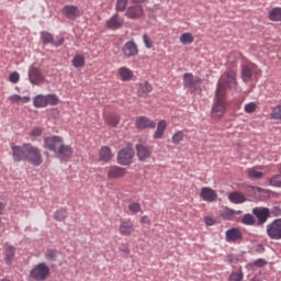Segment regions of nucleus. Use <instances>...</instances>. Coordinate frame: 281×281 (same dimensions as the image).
I'll return each instance as SVG.
<instances>
[{
  "label": "nucleus",
  "instance_id": "obj_53",
  "mask_svg": "<svg viewBox=\"0 0 281 281\" xmlns=\"http://www.w3.org/2000/svg\"><path fill=\"white\" fill-rule=\"evenodd\" d=\"M204 221H205V225H207L209 227H211L216 223V220H214V217L212 216H206Z\"/></svg>",
  "mask_w": 281,
  "mask_h": 281
},
{
  "label": "nucleus",
  "instance_id": "obj_30",
  "mask_svg": "<svg viewBox=\"0 0 281 281\" xmlns=\"http://www.w3.org/2000/svg\"><path fill=\"white\" fill-rule=\"evenodd\" d=\"M179 41L182 45H192L194 43V35L192 33H183L180 35Z\"/></svg>",
  "mask_w": 281,
  "mask_h": 281
},
{
  "label": "nucleus",
  "instance_id": "obj_5",
  "mask_svg": "<svg viewBox=\"0 0 281 281\" xmlns=\"http://www.w3.org/2000/svg\"><path fill=\"white\" fill-rule=\"evenodd\" d=\"M183 86L187 87L191 93H195V91L201 90V78L194 77L192 72H186L183 75Z\"/></svg>",
  "mask_w": 281,
  "mask_h": 281
},
{
  "label": "nucleus",
  "instance_id": "obj_12",
  "mask_svg": "<svg viewBox=\"0 0 281 281\" xmlns=\"http://www.w3.org/2000/svg\"><path fill=\"white\" fill-rule=\"evenodd\" d=\"M122 52L125 58H135L139 54V48L135 42L128 41L122 47Z\"/></svg>",
  "mask_w": 281,
  "mask_h": 281
},
{
  "label": "nucleus",
  "instance_id": "obj_7",
  "mask_svg": "<svg viewBox=\"0 0 281 281\" xmlns=\"http://www.w3.org/2000/svg\"><path fill=\"white\" fill-rule=\"evenodd\" d=\"M30 276L33 280H47V278H49V267H47L45 262H41L31 270Z\"/></svg>",
  "mask_w": 281,
  "mask_h": 281
},
{
  "label": "nucleus",
  "instance_id": "obj_59",
  "mask_svg": "<svg viewBox=\"0 0 281 281\" xmlns=\"http://www.w3.org/2000/svg\"><path fill=\"white\" fill-rule=\"evenodd\" d=\"M63 43H64V41L61 40V41H60V45H63Z\"/></svg>",
  "mask_w": 281,
  "mask_h": 281
},
{
  "label": "nucleus",
  "instance_id": "obj_21",
  "mask_svg": "<svg viewBox=\"0 0 281 281\" xmlns=\"http://www.w3.org/2000/svg\"><path fill=\"white\" fill-rule=\"evenodd\" d=\"M167 128H168V122H166V120H160L157 123L155 133L153 134V139H162Z\"/></svg>",
  "mask_w": 281,
  "mask_h": 281
},
{
  "label": "nucleus",
  "instance_id": "obj_3",
  "mask_svg": "<svg viewBox=\"0 0 281 281\" xmlns=\"http://www.w3.org/2000/svg\"><path fill=\"white\" fill-rule=\"evenodd\" d=\"M226 109L227 105L225 104V94H218V92L216 91L211 116L213 117V120H220V117H223V115H225Z\"/></svg>",
  "mask_w": 281,
  "mask_h": 281
},
{
  "label": "nucleus",
  "instance_id": "obj_52",
  "mask_svg": "<svg viewBox=\"0 0 281 281\" xmlns=\"http://www.w3.org/2000/svg\"><path fill=\"white\" fill-rule=\"evenodd\" d=\"M236 211L231 210V209H225L224 210V216H226V218H232V216H235Z\"/></svg>",
  "mask_w": 281,
  "mask_h": 281
},
{
  "label": "nucleus",
  "instance_id": "obj_1",
  "mask_svg": "<svg viewBox=\"0 0 281 281\" xmlns=\"http://www.w3.org/2000/svg\"><path fill=\"white\" fill-rule=\"evenodd\" d=\"M11 150L13 153L14 161H27V164L35 167L43 164V154H41V148L30 143H24L21 146H12Z\"/></svg>",
  "mask_w": 281,
  "mask_h": 281
},
{
  "label": "nucleus",
  "instance_id": "obj_35",
  "mask_svg": "<svg viewBox=\"0 0 281 281\" xmlns=\"http://www.w3.org/2000/svg\"><path fill=\"white\" fill-rule=\"evenodd\" d=\"M72 66H74L76 69H80V67H83V66H85V56H82V55H76V56L72 58Z\"/></svg>",
  "mask_w": 281,
  "mask_h": 281
},
{
  "label": "nucleus",
  "instance_id": "obj_24",
  "mask_svg": "<svg viewBox=\"0 0 281 281\" xmlns=\"http://www.w3.org/2000/svg\"><path fill=\"white\" fill-rule=\"evenodd\" d=\"M16 254V248L10 244L4 245V260L7 265H12L14 262V256Z\"/></svg>",
  "mask_w": 281,
  "mask_h": 281
},
{
  "label": "nucleus",
  "instance_id": "obj_58",
  "mask_svg": "<svg viewBox=\"0 0 281 281\" xmlns=\"http://www.w3.org/2000/svg\"><path fill=\"white\" fill-rule=\"evenodd\" d=\"M122 252L128 255V254H131V249L130 248H123Z\"/></svg>",
  "mask_w": 281,
  "mask_h": 281
},
{
  "label": "nucleus",
  "instance_id": "obj_22",
  "mask_svg": "<svg viewBox=\"0 0 281 281\" xmlns=\"http://www.w3.org/2000/svg\"><path fill=\"white\" fill-rule=\"evenodd\" d=\"M122 25H124V19L120 18L117 13L106 21V27H109V30H120Z\"/></svg>",
  "mask_w": 281,
  "mask_h": 281
},
{
  "label": "nucleus",
  "instance_id": "obj_32",
  "mask_svg": "<svg viewBox=\"0 0 281 281\" xmlns=\"http://www.w3.org/2000/svg\"><path fill=\"white\" fill-rule=\"evenodd\" d=\"M60 102V99H58V95L50 93L46 94V106H56Z\"/></svg>",
  "mask_w": 281,
  "mask_h": 281
},
{
  "label": "nucleus",
  "instance_id": "obj_23",
  "mask_svg": "<svg viewBox=\"0 0 281 281\" xmlns=\"http://www.w3.org/2000/svg\"><path fill=\"white\" fill-rule=\"evenodd\" d=\"M243 239V232L238 228H231L226 231V241L227 243H236V240Z\"/></svg>",
  "mask_w": 281,
  "mask_h": 281
},
{
  "label": "nucleus",
  "instance_id": "obj_56",
  "mask_svg": "<svg viewBox=\"0 0 281 281\" xmlns=\"http://www.w3.org/2000/svg\"><path fill=\"white\" fill-rule=\"evenodd\" d=\"M132 3H136V5H139V3H146V0H132Z\"/></svg>",
  "mask_w": 281,
  "mask_h": 281
},
{
  "label": "nucleus",
  "instance_id": "obj_46",
  "mask_svg": "<svg viewBox=\"0 0 281 281\" xmlns=\"http://www.w3.org/2000/svg\"><path fill=\"white\" fill-rule=\"evenodd\" d=\"M243 270H239V272H232L228 278V281H243Z\"/></svg>",
  "mask_w": 281,
  "mask_h": 281
},
{
  "label": "nucleus",
  "instance_id": "obj_36",
  "mask_svg": "<svg viewBox=\"0 0 281 281\" xmlns=\"http://www.w3.org/2000/svg\"><path fill=\"white\" fill-rule=\"evenodd\" d=\"M183 139H186V134L183 133V131L176 132L171 137L172 144H181Z\"/></svg>",
  "mask_w": 281,
  "mask_h": 281
},
{
  "label": "nucleus",
  "instance_id": "obj_9",
  "mask_svg": "<svg viewBox=\"0 0 281 281\" xmlns=\"http://www.w3.org/2000/svg\"><path fill=\"white\" fill-rule=\"evenodd\" d=\"M63 137L60 136H48L44 138V148L50 153H57L63 145Z\"/></svg>",
  "mask_w": 281,
  "mask_h": 281
},
{
  "label": "nucleus",
  "instance_id": "obj_42",
  "mask_svg": "<svg viewBox=\"0 0 281 281\" xmlns=\"http://www.w3.org/2000/svg\"><path fill=\"white\" fill-rule=\"evenodd\" d=\"M269 186H272V188H281V173L273 176L270 180H269Z\"/></svg>",
  "mask_w": 281,
  "mask_h": 281
},
{
  "label": "nucleus",
  "instance_id": "obj_19",
  "mask_svg": "<svg viewBox=\"0 0 281 281\" xmlns=\"http://www.w3.org/2000/svg\"><path fill=\"white\" fill-rule=\"evenodd\" d=\"M125 15L127 19H142V16H144V7L142 4L131 5Z\"/></svg>",
  "mask_w": 281,
  "mask_h": 281
},
{
  "label": "nucleus",
  "instance_id": "obj_39",
  "mask_svg": "<svg viewBox=\"0 0 281 281\" xmlns=\"http://www.w3.org/2000/svg\"><path fill=\"white\" fill-rule=\"evenodd\" d=\"M41 38L44 44L54 43V35H52L49 32H42Z\"/></svg>",
  "mask_w": 281,
  "mask_h": 281
},
{
  "label": "nucleus",
  "instance_id": "obj_44",
  "mask_svg": "<svg viewBox=\"0 0 281 281\" xmlns=\"http://www.w3.org/2000/svg\"><path fill=\"white\" fill-rule=\"evenodd\" d=\"M128 210L132 212V214H138V212H142V204L138 202H133L128 205Z\"/></svg>",
  "mask_w": 281,
  "mask_h": 281
},
{
  "label": "nucleus",
  "instance_id": "obj_37",
  "mask_svg": "<svg viewBox=\"0 0 281 281\" xmlns=\"http://www.w3.org/2000/svg\"><path fill=\"white\" fill-rule=\"evenodd\" d=\"M243 225H256V217L252 214H245L241 217Z\"/></svg>",
  "mask_w": 281,
  "mask_h": 281
},
{
  "label": "nucleus",
  "instance_id": "obj_15",
  "mask_svg": "<svg viewBox=\"0 0 281 281\" xmlns=\"http://www.w3.org/2000/svg\"><path fill=\"white\" fill-rule=\"evenodd\" d=\"M108 179H124L126 177V169L117 166H111L106 169Z\"/></svg>",
  "mask_w": 281,
  "mask_h": 281
},
{
  "label": "nucleus",
  "instance_id": "obj_25",
  "mask_svg": "<svg viewBox=\"0 0 281 281\" xmlns=\"http://www.w3.org/2000/svg\"><path fill=\"white\" fill-rule=\"evenodd\" d=\"M119 76L123 82H131L133 80V70L127 67H121L119 69Z\"/></svg>",
  "mask_w": 281,
  "mask_h": 281
},
{
  "label": "nucleus",
  "instance_id": "obj_47",
  "mask_svg": "<svg viewBox=\"0 0 281 281\" xmlns=\"http://www.w3.org/2000/svg\"><path fill=\"white\" fill-rule=\"evenodd\" d=\"M143 43L147 49H153V40L147 34L143 35Z\"/></svg>",
  "mask_w": 281,
  "mask_h": 281
},
{
  "label": "nucleus",
  "instance_id": "obj_29",
  "mask_svg": "<svg viewBox=\"0 0 281 281\" xmlns=\"http://www.w3.org/2000/svg\"><path fill=\"white\" fill-rule=\"evenodd\" d=\"M269 21L280 22L281 23V8H272L268 13Z\"/></svg>",
  "mask_w": 281,
  "mask_h": 281
},
{
  "label": "nucleus",
  "instance_id": "obj_55",
  "mask_svg": "<svg viewBox=\"0 0 281 281\" xmlns=\"http://www.w3.org/2000/svg\"><path fill=\"white\" fill-rule=\"evenodd\" d=\"M140 223H145V225H150V218H148V215H143L140 217Z\"/></svg>",
  "mask_w": 281,
  "mask_h": 281
},
{
  "label": "nucleus",
  "instance_id": "obj_16",
  "mask_svg": "<svg viewBox=\"0 0 281 281\" xmlns=\"http://www.w3.org/2000/svg\"><path fill=\"white\" fill-rule=\"evenodd\" d=\"M61 14H64V16L70 21H75V19L80 16V9H78L76 5L68 4L61 9Z\"/></svg>",
  "mask_w": 281,
  "mask_h": 281
},
{
  "label": "nucleus",
  "instance_id": "obj_8",
  "mask_svg": "<svg viewBox=\"0 0 281 281\" xmlns=\"http://www.w3.org/2000/svg\"><path fill=\"white\" fill-rule=\"evenodd\" d=\"M269 238L272 240H281V218L272 221L266 227Z\"/></svg>",
  "mask_w": 281,
  "mask_h": 281
},
{
  "label": "nucleus",
  "instance_id": "obj_14",
  "mask_svg": "<svg viewBox=\"0 0 281 281\" xmlns=\"http://www.w3.org/2000/svg\"><path fill=\"white\" fill-rule=\"evenodd\" d=\"M133 232H135V225L133 224V221H131V218L121 220L119 225V233L121 236H131Z\"/></svg>",
  "mask_w": 281,
  "mask_h": 281
},
{
  "label": "nucleus",
  "instance_id": "obj_2",
  "mask_svg": "<svg viewBox=\"0 0 281 281\" xmlns=\"http://www.w3.org/2000/svg\"><path fill=\"white\" fill-rule=\"evenodd\" d=\"M238 72L234 69L226 70L217 82V94L218 95H225L227 89H231V91H236L238 89Z\"/></svg>",
  "mask_w": 281,
  "mask_h": 281
},
{
  "label": "nucleus",
  "instance_id": "obj_49",
  "mask_svg": "<svg viewBox=\"0 0 281 281\" xmlns=\"http://www.w3.org/2000/svg\"><path fill=\"white\" fill-rule=\"evenodd\" d=\"M46 260H56V250H47L45 254Z\"/></svg>",
  "mask_w": 281,
  "mask_h": 281
},
{
  "label": "nucleus",
  "instance_id": "obj_54",
  "mask_svg": "<svg viewBox=\"0 0 281 281\" xmlns=\"http://www.w3.org/2000/svg\"><path fill=\"white\" fill-rule=\"evenodd\" d=\"M270 214H273V216H281V209L276 206L274 209H272Z\"/></svg>",
  "mask_w": 281,
  "mask_h": 281
},
{
  "label": "nucleus",
  "instance_id": "obj_33",
  "mask_svg": "<svg viewBox=\"0 0 281 281\" xmlns=\"http://www.w3.org/2000/svg\"><path fill=\"white\" fill-rule=\"evenodd\" d=\"M105 124L113 127L117 126V124H120V116H117V114H110L105 117Z\"/></svg>",
  "mask_w": 281,
  "mask_h": 281
},
{
  "label": "nucleus",
  "instance_id": "obj_18",
  "mask_svg": "<svg viewBox=\"0 0 281 281\" xmlns=\"http://www.w3.org/2000/svg\"><path fill=\"white\" fill-rule=\"evenodd\" d=\"M200 198H202L206 203H214L218 199V194L212 188L204 187L201 189Z\"/></svg>",
  "mask_w": 281,
  "mask_h": 281
},
{
  "label": "nucleus",
  "instance_id": "obj_38",
  "mask_svg": "<svg viewBox=\"0 0 281 281\" xmlns=\"http://www.w3.org/2000/svg\"><path fill=\"white\" fill-rule=\"evenodd\" d=\"M55 221H65L67 218V209H61L55 212Z\"/></svg>",
  "mask_w": 281,
  "mask_h": 281
},
{
  "label": "nucleus",
  "instance_id": "obj_34",
  "mask_svg": "<svg viewBox=\"0 0 281 281\" xmlns=\"http://www.w3.org/2000/svg\"><path fill=\"white\" fill-rule=\"evenodd\" d=\"M248 177L249 179H262L265 173H262V171H258V168L254 167L248 169Z\"/></svg>",
  "mask_w": 281,
  "mask_h": 281
},
{
  "label": "nucleus",
  "instance_id": "obj_51",
  "mask_svg": "<svg viewBox=\"0 0 281 281\" xmlns=\"http://www.w3.org/2000/svg\"><path fill=\"white\" fill-rule=\"evenodd\" d=\"M31 135H33V137H41V135H43V130L41 127H35L33 128Z\"/></svg>",
  "mask_w": 281,
  "mask_h": 281
},
{
  "label": "nucleus",
  "instance_id": "obj_13",
  "mask_svg": "<svg viewBox=\"0 0 281 281\" xmlns=\"http://www.w3.org/2000/svg\"><path fill=\"white\" fill-rule=\"evenodd\" d=\"M136 148V157L138 158V161H146V159H150V156L153 155V150L148 148V146L138 143L135 146Z\"/></svg>",
  "mask_w": 281,
  "mask_h": 281
},
{
  "label": "nucleus",
  "instance_id": "obj_48",
  "mask_svg": "<svg viewBox=\"0 0 281 281\" xmlns=\"http://www.w3.org/2000/svg\"><path fill=\"white\" fill-rule=\"evenodd\" d=\"M9 80L10 82H12L13 85H16V82H19V80H21V76L19 75V72H12L9 76Z\"/></svg>",
  "mask_w": 281,
  "mask_h": 281
},
{
  "label": "nucleus",
  "instance_id": "obj_40",
  "mask_svg": "<svg viewBox=\"0 0 281 281\" xmlns=\"http://www.w3.org/2000/svg\"><path fill=\"white\" fill-rule=\"evenodd\" d=\"M270 117L272 120H281V104L272 108V112L270 113Z\"/></svg>",
  "mask_w": 281,
  "mask_h": 281
},
{
  "label": "nucleus",
  "instance_id": "obj_27",
  "mask_svg": "<svg viewBox=\"0 0 281 281\" xmlns=\"http://www.w3.org/2000/svg\"><path fill=\"white\" fill-rule=\"evenodd\" d=\"M228 201H231V203L239 204L245 203L247 201V198H245L243 193L234 191L228 194Z\"/></svg>",
  "mask_w": 281,
  "mask_h": 281
},
{
  "label": "nucleus",
  "instance_id": "obj_28",
  "mask_svg": "<svg viewBox=\"0 0 281 281\" xmlns=\"http://www.w3.org/2000/svg\"><path fill=\"white\" fill-rule=\"evenodd\" d=\"M33 105L35 106V109H45V106H47V95L37 94L33 99Z\"/></svg>",
  "mask_w": 281,
  "mask_h": 281
},
{
  "label": "nucleus",
  "instance_id": "obj_6",
  "mask_svg": "<svg viewBox=\"0 0 281 281\" xmlns=\"http://www.w3.org/2000/svg\"><path fill=\"white\" fill-rule=\"evenodd\" d=\"M262 70L256 66V64H249L241 66V80L243 82H251L254 76H261Z\"/></svg>",
  "mask_w": 281,
  "mask_h": 281
},
{
  "label": "nucleus",
  "instance_id": "obj_26",
  "mask_svg": "<svg viewBox=\"0 0 281 281\" xmlns=\"http://www.w3.org/2000/svg\"><path fill=\"white\" fill-rule=\"evenodd\" d=\"M99 158L101 161H111L113 159V153L111 151V147H101V149L99 150Z\"/></svg>",
  "mask_w": 281,
  "mask_h": 281
},
{
  "label": "nucleus",
  "instance_id": "obj_20",
  "mask_svg": "<svg viewBox=\"0 0 281 281\" xmlns=\"http://www.w3.org/2000/svg\"><path fill=\"white\" fill-rule=\"evenodd\" d=\"M55 155H58V157H61L63 159H71L74 155V148H71L69 145H65V142H63Z\"/></svg>",
  "mask_w": 281,
  "mask_h": 281
},
{
  "label": "nucleus",
  "instance_id": "obj_17",
  "mask_svg": "<svg viewBox=\"0 0 281 281\" xmlns=\"http://www.w3.org/2000/svg\"><path fill=\"white\" fill-rule=\"evenodd\" d=\"M135 126L139 131H146V128H155L156 124L148 116H138L136 117Z\"/></svg>",
  "mask_w": 281,
  "mask_h": 281
},
{
  "label": "nucleus",
  "instance_id": "obj_43",
  "mask_svg": "<svg viewBox=\"0 0 281 281\" xmlns=\"http://www.w3.org/2000/svg\"><path fill=\"white\" fill-rule=\"evenodd\" d=\"M257 109L258 104L256 102H249L244 106L245 113H256Z\"/></svg>",
  "mask_w": 281,
  "mask_h": 281
},
{
  "label": "nucleus",
  "instance_id": "obj_10",
  "mask_svg": "<svg viewBox=\"0 0 281 281\" xmlns=\"http://www.w3.org/2000/svg\"><path fill=\"white\" fill-rule=\"evenodd\" d=\"M252 214L258 220V225H265L271 218V210L267 207H255Z\"/></svg>",
  "mask_w": 281,
  "mask_h": 281
},
{
  "label": "nucleus",
  "instance_id": "obj_4",
  "mask_svg": "<svg viewBox=\"0 0 281 281\" xmlns=\"http://www.w3.org/2000/svg\"><path fill=\"white\" fill-rule=\"evenodd\" d=\"M135 158V151L131 147H125L119 150L116 161L120 166H131Z\"/></svg>",
  "mask_w": 281,
  "mask_h": 281
},
{
  "label": "nucleus",
  "instance_id": "obj_41",
  "mask_svg": "<svg viewBox=\"0 0 281 281\" xmlns=\"http://www.w3.org/2000/svg\"><path fill=\"white\" fill-rule=\"evenodd\" d=\"M150 91H153V86L148 82H145L140 86L139 95H147V93H150Z\"/></svg>",
  "mask_w": 281,
  "mask_h": 281
},
{
  "label": "nucleus",
  "instance_id": "obj_31",
  "mask_svg": "<svg viewBox=\"0 0 281 281\" xmlns=\"http://www.w3.org/2000/svg\"><path fill=\"white\" fill-rule=\"evenodd\" d=\"M10 101L15 103V104H27L30 102L31 98L30 97H21L19 94H12L9 97Z\"/></svg>",
  "mask_w": 281,
  "mask_h": 281
},
{
  "label": "nucleus",
  "instance_id": "obj_50",
  "mask_svg": "<svg viewBox=\"0 0 281 281\" xmlns=\"http://www.w3.org/2000/svg\"><path fill=\"white\" fill-rule=\"evenodd\" d=\"M254 267H258L259 269L262 267H267V260L265 259H257L254 261Z\"/></svg>",
  "mask_w": 281,
  "mask_h": 281
},
{
  "label": "nucleus",
  "instance_id": "obj_57",
  "mask_svg": "<svg viewBox=\"0 0 281 281\" xmlns=\"http://www.w3.org/2000/svg\"><path fill=\"white\" fill-rule=\"evenodd\" d=\"M3 210H5V205L3 204V202H0V216L1 214H3Z\"/></svg>",
  "mask_w": 281,
  "mask_h": 281
},
{
  "label": "nucleus",
  "instance_id": "obj_45",
  "mask_svg": "<svg viewBox=\"0 0 281 281\" xmlns=\"http://www.w3.org/2000/svg\"><path fill=\"white\" fill-rule=\"evenodd\" d=\"M126 5H128V0H116L117 12H124V10H126Z\"/></svg>",
  "mask_w": 281,
  "mask_h": 281
},
{
  "label": "nucleus",
  "instance_id": "obj_11",
  "mask_svg": "<svg viewBox=\"0 0 281 281\" xmlns=\"http://www.w3.org/2000/svg\"><path fill=\"white\" fill-rule=\"evenodd\" d=\"M29 80L31 85H43L45 82V76H43L41 69L32 66L29 69Z\"/></svg>",
  "mask_w": 281,
  "mask_h": 281
}]
</instances>
